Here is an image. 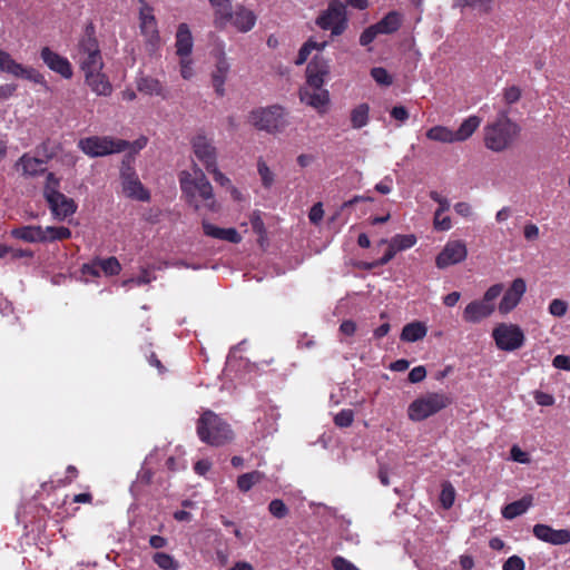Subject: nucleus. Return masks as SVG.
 Segmentation results:
<instances>
[{
    "mask_svg": "<svg viewBox=\"0 0 570 570\" xmlns=\"http://www.w3.org/2000/svg\"><path fill=\"white\" fill-rule=\"evenodd\" d=\"M194 147L196 158L205 166L207 171L217 167L214 145H194Z\"/></svg>",
    "mask_w": 570,
    "mask_h": 570,
    "instance_id": "obj_27",
    "label": "nucleus"
},
{
    "mask_svg": "<svg viewBox=\"0 0 570 570\" xmlns=\"http://www.w3.org/2000/svg\"><path fill=\"white\" fill-rule=\"evenodd\" d=\"M468 256V249L462 240H450L435 258L438 268H446L463 262Z\"/></svg>",
    "mask_w": 570,
    "mask_h": 570,
    "instance_id": "obj_12",
    "label": "nucleus"
},
{
    "mask_svg": "<svg viewBox=\"0 0 570 570\" xmlns=\"http://www.w3.org/2000/svg\"><path fill=\"white\" fill-rule=\"evenodd\" d=\"M40 58L51 71L60 75L65 79L72 78V66L66 57H62L58 52L51 50L49 47H43L40 50Z\"/></svg>",
    "mask_w": 570,
    "mask_h": 570,
    "instance_id": "obj_14",
    "label": "nucleus"
},
{
    "mask_svg": "<svg viewBox=\"0 0 570 570\" xmlns=\"http://www.w3.org/2000/svg\"><path fill=\"white\" fill-rule=\"evenodd\" d=\"M233 26L240 32H247L253 29L256 23V16L252 10L244 7L237 8L233 12V18L229 20Z\"/></svg>",
    "mask_w": 570,
    "mask_h": 570,
    "instance_id": "obj_22",
    "label": "nucleus"
},
{
    "mask_svg": "<svg viewBox=\"0 0 570 570\" xmlns=\"http://www.w3.org/2000/svg\"><path fill=\"white\" fill-rule=\"evenodd\" d=\"M99 268L104 272L105 275L114 276L119 274L121 271L120 263L116 257H108L105 259H98Z\"/></svg>",
    "mask_w": 570,
    "mask_h": 570,
    "instance_id": "obj_43",
    "label": "nucleus"
},
{
    "mask_svg": "<svg viewBox=\"0 0 570 570\" xmlns=\"http://www.w3.org/2000/svg\"><path fill=\"white\" fill-rule=\"evenodd\" d=\"M180 75L184 79H190L194 75L191 61L188 57L180 58Z\"/></svg>",
    "mask_w": 570,
    "mask_h": 570,
    "instance_id": "obj_62",
    "label": "nucleus"
},
{
    "mask_svg": "<svg viewBox=\"0 0 570 570\" xmlns=\"http://www.w3.org/2000/svg\"><path fill=\"white\" fill-rule=\"evenodd\" d=\"M19 165L22 167L24 174L35 176L46 170V161L39 157H30L28 155H23Z\"/></svg>",
    "mask_w": 570,
    "mask_h": 570,
    "instance_id": "obj_30",
    "label": "nucleus"
},
{
    "mask_svg": "<svg viewBox=\"0 0 570 570\" xmlns=\"http://www.w3.org/2000/svg\"><path fill=\"white\" fill-rule=\"evenodd\" d=\"M100 273H101V269L99 268L98 259H95L88 264H83L81 267L82 276L99 277Z\"/></svg>",
    "mask_w": 570,
    "mask_h": 570,
    "instance_id": "obj_55",
    "label": "nucleus"
},
{
    "mask_svg": "<svg viewBox=\"0 0 570 570\" xmlns=\"http://www.w3.org/2000/svg\"><path fill=\"white\" fill-rule=\"evenodd\" d=\"M268 511L273 517L277 519H283L288 514V508L281 499L272 500L268 504Z\"/></svg>",
    "mask_w": 570,
    "mask_h": 570,
    "instance_id": "obj_46",
    "label": "nucleus"
},
{
    "mask_svg": "<svg viewBox=\"0 0 570 570\" xmlns=\"http://www.w3.org/2000/svg\"><path fill=\"white\" fill-rule=\"evenodd\" d=\"M249 122L258 130L268 132L282 131L287 126V112L284 107L273 105L250 111Z\"/></svg>",
    "mask_w": 570,
    "mask_h": 570,
    "instance_id": "obj_5",
    "label": "nucleus"
},
{
    "mask_svg": "<svg viewBox=\"0 0 570 570\" xmlns=\"http://www.w3.org/2000/svg\"><path fill=\"white\" fill-rule=\"evenodd\" d=\"M379 35H381V33L379 32V29L376 28L375 23L367 27L366 29L363 30V32L360 36L361 46H368L370 43H372L374 41V39Z\"/></svg>",
    "mask_w": 570,
    "mask_h": 570,
    "instance_id": "obj_50",
    "label": "nucleus"
},
{
    "mask_svg": "<svg viewBox=\"0 0 570 570\" xmlns=\"http://www.w3.org/2000/svg\"><path fill=\"white\" fill-rule=\"evenodd\" d=\"M257 171L261 176L262 184L265 188L272 187L274 184V174L269 169V167L266 165V163L263 159H259L257 163Z\"/></svg>",
    "mask_w": 570,
    "mask_h": 570,
    "instance_id": "obj_44",
    "label": "nucleus"
},
{
    "mask_svg": "<svg viewBox=\"0 0 570 570\" xmlns=\"http://www.w3.org/2000/svg\"><path fill=\"white\" fill-rule=\"evenodd\" d=\"M13 77L32 81L46 88L48 85L45 76L40 71L32 67L23 66L21 63H19Z\"/></svg>",
    "mask_w": 570,
    "mask_h": 570,
    "instance_id": "obj_33",
    "label": "nucleus"
},
{
    "mask_svg": "<svg viewBox=\"0 0 570 570\" xmlns=\"http://www.w3.org/2000/svg\"><path fill=\"white\" fill-rule=\"evenodd\" d=\"M326 46L327 41L317 42L312 38L308 39L301 47L295 63L298 66L305 63L313 50L322 51Z\"/></svg>",
    "mask_w": 570,
    "mask_h": 570,
    "instance_id": "obj_37",
    "label": "nucleus"
},
{
    "mask_svg": "<svg viewBox=\"0 0 570 570\" xmlns=\"http://www.w3.org/2000/svg\"><path fill=\"white\" fill-rule=\"evenodd\" d=\"M451 404V399L443 392H431L415 399L407 409L411 421H423Z\"/></svg>",
    "mask_w": 570,
    "mask_h": 570,
    "instance_id": "obj_4",
    "label": "nucleus"
},
{
    "mask_svg": "<svg viewBox=\"0 0 570 570\" xmlns=\"http://www.w3.org/2000/svg\"><path fill=\"white\" fill-rule=\"evenodd\" d=\"M12 236L28 243H46V237L41 226H22L11 232Z\"/></svg>",
    "mask_w": 570,
    "mask_h": 570,
    "instance_id": "obj_25",
    "label": "nucleus"
},
{
    "mask_svg": "<svg viewBox=\"0 0 570 570\" xmlns=\"http://www.w3.org/2000/svg\"><path fill=\"white\" fill-rule=\"evenodd\" d=\"M382 242L390 244L393 247V249L397 253L413 247L416 244V237L413 234H397L393 236L389 242Z\"/></svg>",
    "mask_w": 570,
    "mask_h": 570,
    "instance_id": "obj_38",
    "label": "nucleus"
},
{
    "mask_svg": "<svg viewBox=\"0 0 570 570\" xmlns=\"http://www.w3.org/2000/svg\"><path fill=\"white\" fill-rule=\"evenodd\" d=\"M532 495H524L520 500L513 501L507 504L502 509V515L507 520H512L519 515H522L532 505Z\"/></svg>",
    "mask_w": 570,
    "mask_h": 570,
    "instance_id": "obj_26",
    "label": "nucleus"
},
{
    "mask_svg": "<svg viewBox=\"0 0 570 570\" xmlns=\"http://www.w3.org/2000/svg\"><path fill=\"white\" fill-rule=\"evenodd\" d=\"M125 145H79L89 157H101L122 151Z\"/></svg>",
    "mask_w": 570,
    "mask_h": 570,
    "instance_id": "obj_29",
    "label": "nucleus"
},
{
    "mask_svg": "<svg viewBox=\"0 0 570 570\" xmlns=\"http://www.w3.org/2000/svg\"><path fill=\"white\" fill-rule=\"evenodd\" d=\"M533 535L553 546H563L570 542V531L567 529L556 530L548 524L538 523L533 527Z\"/></svg>",
    "mask_w": 570,
    "mask_h": 570,
    "instance_id": "obj_17",
    "label": "nucleus"
},
{
    "mask_svg": "<svg viewBox=\"0 0 570 570\" xmlns=\"http://www.w3.org/2000/svg\"><path fill=\"white\" fill-rule=\"evenodd\" d=\"M374 188L380 194L387 195L392 191L393 179L390 176H385Z\"/></svg>",
    "mask_w": 570,
    "mask_h": 570,
    "instance_id": "obj_60",
    "label": "nucleus"
},
{
    "mask_svg": "<svg viewBox=\"0 0 570 570\" xmlns=\"http://www.w3.org/2000/svg\"><path fill=\"white\" fill-rule=\"evenodd\" d=\"M428 327L424 323L415 321L406 324L401 333L400 338L403 342L414 343L425 337Z\"/></svg>",
    "mask_w": 570,
    "mask_h": 570,
    "instance_id": "obj_28",
    "label": "nucleus"
},
{
    "mask_svg": "<svg viewBox=\"0 0 570 570\" xmlns=\"http://www.w3.org/2000/svg\"><path fill=\"white\" fill-rule=\"evenodd\" d=\"M434 228L436 230H449L452 227L451 219L449 216H443L442 213H434Z\"/></svg>",
    "mask_w": 570,
    "mask_h": 570,
    "instance_id": "obj_53",
    "label": "nucleus"
},
{
    "mask_svg": "<svg viewBox=\"0 0 570 570\" xmlns=\"http://www.w3.org/2000/svg\"><path fill=\"white\" fill-rule=\"evenodd\" d=\"M19 66L9 52L0 49V71L14 76V72Z\"/></svg>",
    "mask_w": 570,
    "mask_h": 570,
    "instance_id": "obj_42",
    "label": "nucleus"
},
{
    "mask_svg": "<svg viewBox=\"0 0 570 570\" xmlns=\"http://www.w3.org/2000/svg\"><path fill=\"white\" fill-rule=\"evenodd\" d=\"M330 72L328 61L322 55H315L306 68V83L303 87L324 89L325 77Z\"/></svg>",
    "mask_w": 570,
    "mask_h": 570,
    "instance_id": "obj_13",
    "label": "nucleus"
},
{
    "mask_svg": "<svg viewBox=\"0 0 570 570\" xmlns=\"http://www.w3.org/2000/svg\"><path fill=\"white\" fill-rule=\"evenodd\" d=\"M48 204L52 215L59 220L71 216L77 209V205L71 198L53 189L48 190Z\"/></svg>",
    "mask_w": 570,
    "mask_h": 570,
    "instance_id": "obj_15",
    "label": "nucleus"
},
{
    "mask_svg": "<svg viewBox=\"0 0 570 570\" xmlns=\"http://www.w3.org/2000/svg\"><path fill=\"white\" fill-rule=\"evenodd\" d=\"M492 336L501 351H515L524 344L523 331L514 324H499L493 330Z\"/></svg>",
    "mask_w": 570,
    "mask_h": 570,
    "instance_id": "obj_10",
    "label": "nucleus"
},
{
    "mask_svg": "<svg viewBox=\"0 0 570 570\" xmlns=\"http://www.w3.org/2000/svg\"><path fill=\"white\" fill-rule=\"evenodd\" d=\"M502 292V284H494L490 286L485 291L482 299L472 301L465 306L463 311V320L468 323L476 324L489 317L495 309L494 301Z\"/></svg>",
    "mask_w": 570,
    "mask_h": 570,
    "instance_id": "obj_6",
    "label": "nucleus"
},
{
    "mask_svg": "<svg viewBox=\"0 0 570 570\" xmlns=\"http://www.w3.org/2000/svg\"><path fill=\"white\" fill-rule=\"evenodd\" d=\"M332 567L334 570H361L350 560L341 556H336L332 559Z\"/></svg>",
    "mask_w": 570,
    "mask_h": 570,
    "instance_id": "obj_51",
    "label": "nucleus"
},
{
    "mask_svg": "<svg viewBox=\"0 0 570 570\" xmlns=\"http://www.w3.org/2000/svg\"><path fill=\"white\" fill-rule=\"evenodd\" d=\"M527 291V284L523 278H515L511 286L503 294L499 303V312L508 314L517 307Z\"/></svg>",
    "mask_w": 570,
    "mask_h": 570,
    "instance_id": "obj_16",
    "label": "nucleus"
},
{
    "mask_svg": "<svg viewBox=\"0 0 570 570\" xmlns=\"http://www.w3.org/2000/svg\"><path fill=\"white\" fill-rule=\"evenodd\" d=\"M137 89L145 95L158 96L163 99H166L168 94L163 83L153 77H141L137 81Z\"/></svg>",
    "mask_w": 570,
    "mask_h": 570,
    "instance_id": "obj_24",
    "label": "nucleus"
},
{
    "mask_svg": "<svg viewBox=\"0 0 570 570\" xmlns=\"http://www.w3.org/2000/svg\"><path fill=\"white\" fill-rule=\"evenodd\" d=\"M521 98V89L518 86H511L504 89L503 100L508 105L515 104Z\"/></svg>",
    "mask_w": 570,
    "mask_h": 570,
    "instance_id": "obj_52",
    "label": "nucleus"
},
{
    "mask_svg": "<svg viewBox=\"0 0 570 570\" xmlns=\"http://www.w3.org/2000/svg\"><path fill=\"white\" fill-rule=\"evenodd\" d=\"M197 435L202 442L220 446L233 440L229 424L213 411H205L197 421Z\"/></svg>",
    "mask_w": 570,
    "mask_h": 570,
    "instance_id": "obj_3",
    "label": "nucleus"
},
{
    "mask_svg": "<svg viewBox=\"0 0 570 570\" xmlns=\"http://www.w3.org/2000/svg\"><path fill=\"white\" fill-rule=\"evenodd\" d=\"M176 52L180 58L189 57L193 51V36L187 23H180L176 31Z\"/></svg>",
    "mask_w": 570,
    "mask_h": 570,
    "instance_id": "obj_21",
    "label": "nucleus"
},
{
    "mask_svg": "<svg viewBox=\"0 0 570 570\" xmlns=\"http://www.w3.org/2000/svg\"><path fill=\"white\" fill-rule=\"evenodd\" d=\"M568 311V304L559 298H554L549 304V313L556 317H562Z\"/></svg>",
    "mask_w": 570,
    "mask_h": 570,
    "instance_id": "obj_49",
    "label": "nucleus"
},
{
    "mask_svg": "<svg viewBox=\"0 0 570 570\" xmlns=\"http://www.w3.org/2000/svg\"><path fill=\"white\" fill-rule=\"evenodd\" d=\"M481 125V118L478 116H470L466 118L455 130L456 140L459 142L466 140Z\"/></svg>",
    "mask_w": 570,
    "mask_h": 570,
    "instance_id": "obj_35",
    "label": "nucleus"
},
{
    "mask_svg": "<svg viewBox=\"0 0 570 570\" xmlns=\"http://www.w3.org/2000/svg\"><path fill=\"white\" fill-rule=\"evenodd\" d=\"M354 420V413L352 410H342L340 411L335 417L334 423L340 428H347L353 423Z\"/></svg>",
    "mask_w": 570,
    "mask_h": 570,
    "instance_id": "obj_48",
    "label": "nucleus"
},
{
    "mask_svg": "<svg viewBox=\"0 0 570 570\" xmlns=\"http://www.w3.org/2000/svg\"><path fill=\"white\" fill-rule=\"evenodd\" d=\"M426 376V370L424 366L419 365L413 367L409 373V381L411 383H420L422 382Z\"/></svg>",
    "mask_w": 570,
    "mask_h": 570,
    "instance_id": "obj_57",
    "label": "nucleus"
},
{
    "mask_svg": "<svg viewBox=\"0 0 570 570\" xmlns=\"http://www.w3.org/2000/svg\"><path fill=\"white\" fill-rule=\"evenodd\" d=\"M552 365L556 368L570 372V356L559 354V355L554 356V358L552 360Z\"/></svg>",
    "mask_w": 570,
    "mask_h": 570,
    "instance_id": "obj_61",
    "label": "nucleus"
},
{
    "mask_svg": "<svg viewBox=\"0 0 570 570\" xmlns=\"http://www.w3.org/2000/svg\"><path fill=\"white\" fill-rule=\"evenodd\" d=\"M368 111L370 108L366 104H361L352 110L351 122L354 128H361L367 124Z\"/></svg>",
    "mask_w": 570,
    "mask_h": 570,
    "instance_id": "obj_40",
    "label": "nucleus"
},
{
    "mask_svg": "<svg viewBox=\"0 0 570 570\" xmlns=\"http://www.w3.org/2000/svg\"><path fill=\"white\" fill-rule=\"evenodd\" d=\"M73 59L83 73L102 70V55L92 22L86 26L83 36L77 43Z\"/></svg>",
    "mask_w": 570,
    "mask_h": 570,
    "instance_id": "obj_2",
    "label": "nucleus"
},
{
    "mask_svg": "<svg viewBox=\"0 0 570 570\" xmlns=\"http://www.w3.org/2000/svg\"><path fill=\"white\" fill-rule=\"evenodd\" d=\"M153 279H155V277L145 269L136 278L128 279L125 284L135 283L136 285H145L149 284Z\"/></svg>",
    "mask_w": 570,
    "mask_h": 570,
    "instance_id": "obj_64",
    "label": "nucleus"
},
{
    "mask_svg": "<svg viewBox=\"0 0 570 570\" xmlns=\"http://www.w3.org/2000/svg\"><path fill=\"white\" fill-rule=\"evenodd\" d=\"M511 459L519 463H528L529 456L528 454L522 451L518 445H513L510 451Z\"/></svg>",
    "mask_w": 570,
    "mask_h": 570,
    "instance_id": "obj_63",
    "label": "nucleus"
},
{
    "mask_svg": "<svg viewBox=\"0 0 570 570\" xmlns=\"http://www.w3.org/2000/svg\"><path fill=\"white\" fill-rule=\"evenodd\" d=\"M519 131V125L509 118L508 111H501L497 120L485 127L484 142H511Z\"/></svg>",
    "mask_w": 570,
    "mask_h": 570,
    "instance_id": "obj_9",
    "label": "nucleus"
},
{
    "mask_svg": "<svg viewBox=\"0 0 570 570\" xmlns=\"http://www.w3.org/2000/svg\"><path fill=\"white\" fill-rule=\"evenodd\" d=\"M524 561L519 556H512L503 563L502 570H524Z\"/></svg>",
    "mask_w": 570,
    "mask_h": 570,
    "instance_id": "obj_54",
    "label": "nucleus"
},
{
    "mask_svg": "<svg viewBox=\"0 0 570 570\" xmlns=\"http://www.w3.org/2000/svg\"><path fill=\"white\" fill-rule=\"evenodd\" d=\"M13 77L32 81L46 88L48 85L45 76L40 71L32 67L23 66L21 63H19Z\"/></svg>",
    "mask_w": 570,
    "mask_h": 570,
    "instance_id": "obj_32",
    "label": "nucleus"
},
{
    "mask_svg": "<svg viewBox=\"0 0 570 570\" xmlns=\"http://www.w3.org/2000/svg\"><path fill=\"white\" fill-rule=\"evenodd\" d=\"M371 76L381 86H391L393 82L391 75L383 67L372 68Z\"/></svg>",
    "mask_w": 570,
    "mask_h": 570,
    "instance_id": "obj_47",
    "label": "nucleus"
},
{
    "mask_svg": "<svg viewBox=\"0 0 570 570\" xmlns=\"http://www.w3.org/2000/svg\"><path fill=\"white\" fill-rule=\"evenodd\" d=\"M322 30H330L333 37L341 36L347 29L346 4L342 0H331L326 10L316 18Z\"/></svg>",
    "mask_w": 570,
    "mask_h": 570,
    "instance_id": "obj_7",
    "label": "nucleus"
},
{
    "mask_svg": "<svg viewBox=\"0 0 570 570\" xmlns=\"http://www.w3.org/2000/svg\"><path fill=\"white\" fill-rule=\"evenodd\" d=\"M179 181L181 191L195 210L200 209L199 202H203V206L209 212H218L219 205L215 199L213 186L202 170H196L195 176L183 171Z\"/></svg>",
    "mask_w": 570,
    "mask_h": 570,
    "instance_id": "obj_1",
    "label": "nucleus"
},
{
    "mask_svg": "<svg viewBox=\"0 0 570 570\" xmlns=\"http://www.w3.org/2000/svg\"><path fill=\"white\" fill-rule=\"evenodd\" d=\"M85 75V82L87 86L98 96H110L112 92V85L110 83L108 77L99 71H90Z\"/></svg>",
    "mask_w": 570,
    "mask_h": 570,
    "instance_id": "obj_19",
    "label": "nucleus"
},
{
    "mask_svg": "<svg viewBox=\"0 0 570 570\" xmlns=\"http://www.w3.org/2000/svg\"><path fill=\"white\" fill-rule=\"evenodd\" d=\"M153 561L161 570H177L179 568V563L174 559V557L165 552H156L153 556Z\"/></svg>",
    "mask_w": 570,
    "mask_h": 570,
    "instance_id": "obj_41",
    "label": "nucleus"
},
{
    "mask_svg": "<svg viewBox=\"0 0 570 570\" xmlns=\"http://www.w3.org/2000/svg\"><path fill=\"white\" fill-rule=\"evenodd\" d=\"M42 232L46 237V243L68 239L71 237V230L65 226H48L46 228H42Z\"/></svg>",
    "mask_w": 570,
    "mask_h": 570,
    "instance_id": "obj_39",
    "label": "nucleus"
},
{
    "mask_svg": "<svg viewBox=\"0 0 570 570\" xmlns=\"http://www.w3.org/2000/svg\"><path fill=\"white\" fill-rule=\"evenodd\" d=\"M523 235L524 238L529 242L535 240L540 235L539 227L533 223H528L524 225Z\"/></svg>",
    "mask_w": 570,
    "mask_h": 570,
    "instance_id": "obj_58",
    "label": "nucleus"
},
{
    "mask_svg": "<svg viewBox=\"0 0 570 570\" xmlns=\"http://www.w3.org/2000/svg\"><path fill=\"white\" fill-rule=\"evenodd\" d=\"M403 16L400 12L390 11L375 26L381 35H392L401 28Z\"/></svg>",
    "mask_w": 570,
    "mask_h": 570,
    "instance_id": "obj_23",
    "label": "nucleus"
},
{
    "mask_svg": "<svg viewBox=\"0 0 570 570\" xmlns=\"http://www.w3.org/2000/svg\"><path fill=\"white\" fill-rule=\"evenodd\" d=\"M454 499H455V490L452 487V484L451 483L443 484L442 491L440 494V501H441L442 507L444 509H450L454 503Z\"/></svg>",
    "mask_w": 570,
    "mask_h": 570,
    "instance_id": "obj_45",
    "label": "nucleus"
},
{
    "mask_svg": "<svg viewBox=\"0 0 570 570\" xmlns=\"http://www.w3.org/2000/svg\"><path fill=\"white\" fill-rule=\"evenodd\" d=\"M203 229L206 236L220 239L224 228L217 227L206 220L203 222Z\"/></svg>",
    "mask_w": 570,
    "mask_h": 570,
    "instance_id": "obj_56",
    "label": "nucleus"
},
{
    "mask_svg": "<svg viewBox=\"0 0 570 570\" xmlns=\"http://www.w3.org/2000/svg\"><path fill=\"white\" fill-rule=\"evenodd\" d=\"M299 99L307 106L313 107L318 112H325L330 105V94L327 89H311L309 87H301Z\"/></svg>",
    "mask_w": 570,
    "mask_h": 570,
    "instance_id": "obj_18",
    "label": "nucleus"
},
{
    "mask_svg": "<svg viewBox=\"0 0 570 570\" xmlns=\"http://www.w3.org/2000/svg\"><path fill=\"white\" fill-rule=\"evenodd\" d=\"M140 3L139 30L145 39L146 49L154 52L160 45L158 23L154 14V8L142 0H140Z\"/></svg>",
    "mask_w": 570,
    "mask_h": 570,
    "instance_id": "obj_8",
    "label": "nucleus"
},
{
    "mask_svg": "<svg viewBox=\"0 0 570 570\" xmlns=\"http://www.w3.org/2000/svg\"><path fill=\"white\" fill-rule=\"evenodd\" d=\"M215 8L216 23L226 24L233 18L232 3L229 0H209Z\"/></svg>",
    "mask_w": 570,
    "mask_h": 570,
    "instance_id": "obj_31",
    "label": "nucleus"
},
{
    "mask_svg": "<svg viewBox=\"0 0 570 570\" xmlns=\"http://www.w3.org/2000/svg\"><path fill=\"white\" fill-rule=\"evenodd\" d=\"M229 72V63L224 52H220L216 62L215 70L212 73V81L216 94L223 97L225 94V81Z\"/></svg>",
    "mask_w": 570,
    "mask_h": 570,
    "instance_id": "obj_20",
    "label": "nucleus"
},
{
    "mask_svg": "<svg viewBox=\"0 0 570 570\" xmlns=\"http://www.w3.org/2000/svg\"><path fill=\"white\" fill-rule=\"evenodd\" d=\"M534 400L537 404L541 406H551L554 404V397L546 392L537 391L534 393Z\"/></svg>",
    "mask_w": 570,
    "mask_h": 570,
    "instance_id": "obj_59",
    "label": "nucleus"
},
{
    "mask_svg": "<svg viewBox=\"0 0 570 570\" xmlns=\"http://www.w3.org/2000/svg\"><path fill=\"white\" fill-rule=\"evenodd\" d=\"M426 138L438 142H459L455 131L443 126H435L429 129Z\"/></svg>",
    "mask_w": 570,
    "mask_h": 570,
    "instance_id": "obj_34",
    "label": "nucleus"
},
{
    "mask_svg": "<svg viewBox=\"0 0 570 570\" xmlns=\"http://www.w3.org/2000/svg\"><path fill=\"white\" fill-rule=\"evenodd\" d=\"M120 176L122 180V191L127 197L140 202L149 200V191L142 186L132 168L125 161L122 163Z\"/></svg>",
    "mask_w": 570,
    "mask_h": 570,
    "instance_id": "obj_11",
    "label": "nucleus"
},
{
    "mask_svg": "<svg viewBox=\"0 0 570 570\" xmlns=\"http://www.w3.org/2000/svg\"><path fill=\"white\" fill-rule=\"evenodd\" d=\"M264 478L265 474L257 470L244 473L237 478V488L242 492H248L255 484L263 481Z\"/></svg>",
    "mask_w": 570,
    "mask_h": 570,
    "instance_id": "obj_36",
    "label": "nucleus"
}]
</instances>
